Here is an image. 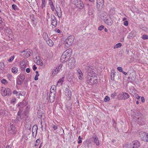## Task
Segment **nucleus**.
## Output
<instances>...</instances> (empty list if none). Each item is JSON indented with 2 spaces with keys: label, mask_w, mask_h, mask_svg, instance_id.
<instances>
[{
  "label": "nucleus",
  "mask_w": 148,
  "mask_h": 148,
  "mask_svg": "<svg viewBox=\"0 0 148 148\" xmlns=\"http://www.w3.org/2000/svg\"><path fill=\"white\" fill-rule=\"evenodd\" d=\"M88 72L87 82L89 85H92L98 82V77L94 70L90 66H88L86 68Z\"/></svg>",
  "instance_id": "1"
},
{
  "label": "nucleus",
  "mask_w": 148,
  "mask_h": 148,
  "mask_svg": "<svg viewBox=\"0 0 148 148\" xmlns=\"http://www.w3.org/2000/svg\"><path fill=\"white\" fill-rule=\"evenodd\" d=\"M135 117L137 119L136 121L140 125H142L145 123V119L142 114L140 112L137 113L136 114Z\"/></svg>",
  "instance_id": "2"
},
{
  "label": "nucleus",
  "mask_w": 148,
  "mask_h": 148,
  "mask_svg": "<svg viewBox=\"0 0 148 148\" xmlns=\"http://www.w3.org/2000/svg\"><path fill=\"white\" fill-rule=\"evenodd\" d=\"M74 39V37L73 35L68 36L64 41L65 47L67 48L71 45L73 42Z\"/></svg>",
  "instance_id": "3"
},
{
  "label": "nucleus",
  "mask_w": 148,
  "mask_h": 148,
  "mask_svg": "<svg viewBox=\"0 0 148 148\" xmlns=\"http://www.w3.org/2000/svg\"><path fill=\"white\" fill-rule=\"evenodd\" d=\"M140 143L138 140H135L133 141L132 143L127 145L128 148H138L140 146Z\"/></svg>",
  "instance_id": "4"
},
{
  "label": "nucleus",
  "mask_w": 148,
  "mask_h": 148,
  "mask_svg": "<svg viewBox=\"0 0 148 148\" xmlns=\"http://www.w3.org/2000/svg\"><path fill=\"white\" fill-rule=\"evenodd\" d=\"M139 136L142 140L148 142V133L144 132H141L139 133Z\"/></svg>",
  "instance_id": "5"
},
{
  "label": "nucleus",
  "mask_w": 148,
  "mask_h": 148,
  "mask_svg": "<svg viewBox=\"0 0 148 148\" xmlns=\"http://www.w3.org/2000/svg\"><path fill=\"white\" fill-rule=\"evenodd\" d=\"M130 97V95L127 93L123 92L119 94V98L121 100H125L128 99Z\"/></svg>",
  "instance_id": "6"
},
{
  "label": "nucleus",
  "mask_w": 148,
  "mask_h": 148,
  "mask_svg": "<svg viewBox=\"0 0 148 148\" xmlns=\"http://www.w3.org/2000/svg\"><path fill=\"white\" fill-rule=\"evenodd\" d=\"M75 61L74 58L71 57L69 60L68 65L69 67L71 69L75 65Z\"/></svg>",
  "instance_id": "7"
},
{
  "label": "nucleus",
  "mask_w": 148,
  "mask_h": 148,
  "mask_svg": "<svg viewBox=\"0 0 148 148\" xmlns=\"http://www.w3.org/2000/svg\"><path fill=\"white\" fill-rule=\"evenodd\" d=\"M65 90L66 91V92L65 93V94L66 96V99L68 100H70L71 98V90L69 89V88H66Z\"/></svg>",
  "instance_id": "8"
},
{
  "label": "nucleus",
  "mask_w": 148,
  "mask_h": 148,
  "mask_svg": "<svg viewBox=\"0 0 148 148\" xmlns=\"http://www.w3.org/2000/svg\"><path fill=\"white\" fill-rule=\"evenodd\" d=\"M25 78V76L24 75H19L17 78L16 84L18 85L22 84Z\"/></svg>",
  "instance_id": "9"
},
{
  "label": "nucleus",
  "mask_w": 148,
  "mask_h": 148,
  "mask_svg": "<svg viewBox=\"0 0 148 148\" xmlns=\"http://www.w3.org/2000/svg\"><path fill=\"white\" fill-rule=\"evenodd\" d=\"M31 52L32 51L28 49H26L20 52L21 53H24L23 56L26 58H29L30 56V55L31 53Z\"/></svg>",
  "instance_id": "10"
},
{
  "label": "nucleus",
  "mask_w": 148,
  "mask_h": 148,
  "mask_svg": "<svg viewBox=\"0 0 148 148\" xmlns=\"http://www.w3.org/2000/svg\"><path fill=\"white\" fill-rule=\"evenodd\" d=\"M23 113V112H21V111H19L18 112L17 115L16 119V120L20 121L22 119L24 118L25 115Z\"/></svg>",
  "instance_id": "11"
},
{
  "label": "nucleus",
  "mask_w": 148,
  "mask_h": 148,
  "mask_svg": "<svg viewBox=\"0 0 148 148\" xmlns=\"http://www.w3.org/2000/svg\"><path fill=\"white\" fill-rule=\"evenodd\" d=\"M76 70L77 71L76 74L77 75V77L79 79L82 80L83 77V74L81 70L78 68H77Z\"/></svg>",
  "instance_id": "12"
},
{
  "label": "nucleus",
  "mask_w": 148,
  "mask_h": 148,
  "mask_svg": "<svg viewBox=\"0 0 148 148\" xmlns=\"http://www.w3.org/2000/svg\"><path fill=\"white\" fill-rule=\"evenodd\" d=\"M38 130V127L36 125H34L32 128L33 136L35 138L36 137L37 135Z\"/></svg>",
  "instance_id": "13"
},
{
  "label": "nucleus",
  "mask_w": 148,
  "mask_h": 148,
  "mask_svg": "<svg viewBox=\"0 0 148 148\" xmlns=\"http://www.w3.org/2000/svg\"><path fill=\"white\" fill-rule=\"evenodd\" d=\"M105 23L108 25L111 26L113 22L110 16H108V17L104 21Z\"/></svg>",
  "instance_id": "14"
},
{
  "label": "nucleus",
  "mask_w": 148,
  "mask_h": 148,
  "mask_svg": "<svg viewBox=\"0 0 148 148\" xmlns=\"http://www.w3.org/2000/svg\"><path fill=\"white\" fill-rule=\"evenodd\" d=\"M97 7L98 8L102 7L104 5V0H97Z\"/></svg>",
  "instance_id": "15"
},
{
  "label": "nucleus",
  "mask_w": 148,
  "mask_h": 148,
  "mask_svg": "<svg viewBox=\"0 0 148 148\" xmlns=\"http://www.w3.org/2000/svg\"><path fill=\"white\" fill-rule=\"evenodd\" d=\"M77 7L83 8L84 6L83 2L81 0H77L76 3L75 4Z\"/></svg>",
  "instance_id": "16"
},
{
  "label": "nucleus",
  "mask_w": 148,
  "mask_h": 148,
  "mask_svg": "<svg viewBox=\"0 0 148 148\" xmlns=\"http://www.w3.org/2000/svg\"><path fill=\"white\" fill-rule=\"evenodd\" d=\"M92 138L93 140V142L96 144L97 146H99V143L98 140V139L96 135L93 136Z\"/></svg>",
  "instance_id": "17"
},
{
  "label": "nucleus",
  "mask_w": 148,
  "mask_h": 148,
  "mask_svg": "<svg viewBox=\"0 0 148 148\" xmlns=\"http://www.w3.org/2000/svg\"><path fill=\"white\" fill-rule=\"evenodd\" d=\"M55 93L53 92H51L49 94V98L50 102H53L55 100Z\"/></svg>",
  "instance_id": "18"
},
{
  "label": "nucleus",
  "mask_w": 148,
  "mask_h": 148,
  "mask_svg": "<svg viewBox=\"0 0 148 148\" xmlns=\"http://www.w3.org/2000/svg\"><path fill=\"white\" fill-rule=\"evenodd\" d=\"M9 132L12 134H14L15 133V127L12 124H10V126L8 127Z\"/></svg>",
  "instance_id": "19"
},
{
  "label": "nucleus",
  "mask_w": 148,
  "mask_h": 148,
  "mask_svg": "<svg viewBox=\"0 0 148 148\" xmlns=\"http://www.w3.org/2000/svg\"><path fill=\"white\" fill-rule=\"evenodd\" d=\"M72 50L70 49H68L63 52V54L69 58L70 55H71Z\"/></svg>",
  "instance_id": "20"
},
{
  "label": "nucleus",
  "mask_w": 148,
  "mask_h": 148,
  "mask_svg": "<svg viewBox=\"0 0 148 148\" xmlns=\"http://www.w3.org/2000/svg\"><path fill=\"white\" fill-rule=\"evenodd\" d=\"M27 62L25 61L21 62L20 63V66L21 69L22 71L25 70L26 67Z\"/></svg>",
  "instance_id": "21"
},
{
  "label": "nucleus",
  "mask_w": 148,
  "mask_h": 148,
  "mask_svg": "<svg viewBox=\"0 0 148 148\" xmlns=\"http://www.w3.org/2000/svg\"><path fill=\"white\" fill-rule=\"evenodd\" d=\"M108 14L106 12H103L101 15V18L104 21L107 18Z\"/></svg>",
  "instance_id": "22"
},
{
  "label": "nucleus",
  "mask_w": 148,
  "mask_h": 148,
  "mask_svg": "<svg viewBox=\"0 0 148 148\" xmlns=\"http://www.w3.org/2000/svg\"><path fill=\"white\" fill-rule=\"evenodd\" d=\"M17 107L19 108V111L23 112V110L25 107V106L23 103L21 102L17 105Z\"/></svg>",
  "instance_id": "23"
},
{
  "label": "nucleus",
  "mask_w": 148,
  "mask_h": 148,
  "mask_svg": "<svg viewBox=\"0 0 148 148\" xmlns=\"http://www.w3.org/2000/svg\"><path fill=\"white\" fill-rule=\"evenodd\" d=\"M69 58V57L62 54L60 58V61L62 62H65L67 61Z\"/></svg>",
  "instance_id": "24"
},
{
  "label": "nucleus",
  "mask_w": 148,
  "mask_h": 148,
  "mask_svg": "<svg viewBox=\"0 0 148 148\" xmlns=\"http://www.w3.org/2000/svg\"><path fill=\"white\" fill-rule=\"evenodd\" d=\"M56 13L57 14L58 17L59 18L62 16V12L60 8H57V9L56 10Z\"/></svg>",
  "instance_id": "25"
},
{
  "label": "nucleus",
  "mask_w": 148,
  "mask_h": 148,
  "mask_svg": "<svg viewBox=\"0 0 148 148\" xmlns=\"http://www.w3.org/2000/svg\"><path fill=\"white\" fill-rule=\"evenodd\" d=\"M64 77H62L57 82V86H60L62 85L64 81Z\"/></svg>",
  "instance_id": "26"
},
{
  "label": "nucleus",
  "mask_w": 148,
  "mask_h": 148,
  "mask_svg": "<svg viewBox=\"0 0 148 148\" xmlns=\"http://www.w3.org/2000/svg\"><path fill=\"white\" fill-rule=\"evenodd\" d=\"M2 94L3 96H5L7 95L6 89L4 88H2L1 90Z\"/></svg>",
  "instance_id": "27"
},
{
  "label": "nucleus",
  "mask_w": 148,
  "mask_h": 148,
  "mask_svg": "<svg viewBox=\"0 0 148 148\" xmlns=\"http://www.w3.org/2000/svg\"><path fill=\"white\" fill-rule=\"evenodd\" d=\"M12 71L13 73L16 74L18 72V68L16 67H13L12 69Z\"/></svg>",
  "instance_id": "28"
},
{
  "label": "nucleus",
  "mask_w": 148,
  "mask_h": 148,
  "mask_svg": "<svg viewBox=\"0 0 148 148\" xmlns=\"http://www.w3.org/2000/svg\"><path fill=\"white\" fill-rule=\"evenodd\" d=\"M47 42L48 45L50 47H52L53 45V43L51 39H48V40Z\"/></svg>",
  "instance_id": "29"
},
{
  "label": "nucleus",
  "mask_w": 148,
  "mask_h": 148,
  "mask_svg": "<svg viewBox=\"0 0 148 148\" xmlns=\"http://www.w3.org/2000/svg\"><path fill=\"white\" fill-rule=\"evenodd\" d=\"M51 24L53 26L55 27H56L57 25V21L56 19H55L54 20L51 21Z\"/></svg>",
  "instance_id": "30"
},
{
  "label": "nucleus",
  "mask_w": 148,
  "mask_h": 148,
  "mask_svg": "<svg viewBox=\"0 0 148 148\" xmlns=\"http://www.w3.org/2000/svg\"><path fill=\"white\" fill-rule=\"evenodd\" d=\"M10 103L11 104H14L16 102V99L15 97H12L10 99Z\"/></svg>",
  "instance_id": "31"
},
{
  "label": "nucleus",
  "mask_w": 148,
  "mask_h": 148,
  "mask_svg": "<svg viewBox=\"0 0 148 148\" xmlns=\"http://www.w3.org/2000/svg\"><path fill=\"white\" fill-rule=\"evenodd\" d=\"M5 33L10 34L12 33L11 29L7 27L5 29Z\"/></svg>",
  "instance_id": "32"
},
{
  "label": "nucleus",
  "mask_w": 148,
  "mask_h": 148,
  "mask_svg": "<svg viewBox=\"0 0 148 148\" xmlns=\"http://www.w3.org/2000/svg\"><path fill=\"white\" fill-rule=\"evenodd\" d=\"M58 70H57V69H55L53 71L52 74V75L53 76H54L55 75H57L58 74Z\"/></svg>",
  "instance_id": "33"
},
{
  "label": "nucleus",
  "mask_w": 148,
  "mask_h": 148,
  "mask_svg": "<svg viewBox=\"0 0 148 148\" xmlns=\"http://www.w3.org/2000/svg\"><path fill=\"white\" fill-rule=\"evenodd\" d=\"M4 65L3 62H0V71H2L4 69Z\"/></svg>",
  "instance_id": "34"
},
{
  "label": "nucleus",
  "mask_w": 148,
  "mask_h": 148,
  "mask_svg": "<svg viewBox=\"0 0 148 148\" xmlns=\"http://www.w3.org/2000/svg\"><path fill=\"white\" fill-rule=\"evenodd\" d=\"M122 45V44L120 43H118L115 45L114 47V49H115L120 47Z\"/></svg>",
  "instance_id": "35"
},
{
  "label": "nucleus",
  "mask_w": 148,
  "mask_h": 148,
  "mask_svg": "<svg viewBox=\"0 0 148 148\" xmlns=\"http://www.w3.org/2000/svg\"><path fill=\"white\" fill-rule=\"evenodd\" d=\"M88 14L89 15H92L93 13V10L92 8H90L88 10Z\"/></svg>",
  "instance_id": "36"
},
{
  "label": "nucleus",
  "mask_w": 148,
  "mask_h": 148,
  "mask_svg": "<svg viewBox=\"0 0 148 148\" xmlns=\"http://www.w3.org/2000/svg\"><path fill=\"white\" fill-rule=\"evenodd\" d=\"M42 4H41V8H43L45 7L46 5V1L45 0H41Z\"/></svg>",
  "instance_id": "37"
},
{
  "label": "nucleus",
  "mask_w": 148,
  "mask_h": 148,
  "mask_svg": "<svg viewBox=\"0 0 148 148\" xmlns=\"http://www.w3.org/2000/svg\"><path fill=\"white\" fill-rule=\"evenodd\" d=\"M36 64L40 66L42 65V61L40 60H38L36 62Z\"/></svg>",
  "instance_id": "38"
},
{
  "label": "nucleus",
  "mask_w": 148,
  "mask_h": 148,
  "mask_svg": "<svg viewBox=\"0 0 148 148\" xmlns=\"http://www.w3.org/2000/svg\"><path fill=\"white\" fill-rule=\"evenodd\" d=\"M62 64H60L58 65V66L56 68L57 69V70H58V71H60V70H62Z\"/></svg>",
  "instance_id": "39"
},
{
  "label": "nucleus",
  "mask_w": 148,
  "mask_h": 148,
  "mask_svg": "<svg viewBox=\"0 0 148 148\" xmlns=\"http://www.w3.org/2000/svg\"><path fill=\"white\" fill-rule=\"evenodd\" d=\"M7 92V95L10 96L11 94V90L9 88L6 89Z\"/></svg>",
  "instance_id": "40"
},
{
  "label": "nucleus",
  "mask_w": 148,
  "mask_h": 148,
  "mask_svg": "<svg viewBox=\"0 0 148 148\" xmlns=\"http://www.w3.org/2000/svg\"><path fill=\"white\" fill-rule=\"evenodd\" d=\"M2 83L4 84H8V82L5 79H3L1 81Z\"/></svg>",
  "instance_id": "41"
},
{
  "label": "nucleus",
  "mask_w": 148,
  "mask_h": 148,
  "mask_svg": "<svg viewBox=\"0 0 148 148\" xmlns=\"http://www.w3.org/2000/svg\"><path fill=\"white\" fill-rule=\"evenodd\" d=\"M7 77L10 81H11L13 79V77L10 74H8L7 75Z\"/></svg>",
  "instance_id": "42"
},
{
  "label": "nucleus",
  "mask_w": 148,
  "mask_h": 148,
  "mask_svg": "<svg viewBox=\"0 0 148 148\" xmlns=\"http://www.w3.org/2000/svg\"><path fill=\"white\" fill-rule=\"evenodd\" d=\"M40 143V141L39 139H37L36 141L35 144L34 145L35 146H38L39 145Z\"/></svg>",
  "instance_id": "43"
},
{
  "label": "nucleus",
  "mask_w": 148,
  "mask_h": 148,
  "mask_svg": "<svg viewBox=\"0 0 148 148\" xmlns=\"http://www.w3.org/2000/svg\"><path fill=\"white\" fill-rule=\"evenodd\" d=\"M12 8L14 10H18V8L17 7V6H16V5H15V4H13L12 5Z\"/></svg>",
  "instance_id": "44"
},
{
  "label": "nucleus",
  "mask_w": 148,
  "mask_h": 148,
  "mask_svg": "<svg viewBox=\"0 0 148 148\" xmlns=\"http://www.w3.org/2000/svg\"><path fill=\"white\" fill-rule=\"evenodd\" d=\"M142 38L143 40L148 39V36L146 34H144L142 36Z\"/></svg>",
  "instance_id": "45"
},
{
  "label": "nucleus",
  "mask_w": 148,
  "mask_h": 148,
  "mask_svg": "<svg viewBox=\"0 0 148 148\" xmlns=\"http://www.w3.org/2000/svg\"><path fill=\"white\" fill-rule=\"evenodd\" d=\"M14 58V56H12L8 60V61L10 62H11L12 61Z\"/></svg>",
  "instance_id": "46"
},
{
  "label": "nucleus",
  "mask_w": 148,
  "mask_h": 148,
  "mask_svg": "<svg viewBox=\"0 0 148 148\" xmlns=\"http://www.w3.org/2000/svg\"><path fill=\"white\" fill-rule=\"evenodd\" d=\"M110 100V98L107 96H106V97H105V98L104 99H103V101L104 102H107V101H109Z\"/></svg>",
  "instance_id": "47"
},
{
  "label": "nucleus",
  "mask_w": 148,
  "mask_h": 148,
  "mask_svg": "<svg viewBox=\"0 0 148 148\" xmlns=\"http://www.w3.org/2000/svg\"><path fill=\"white\" fill-rule=\"evenodd\" d=\"M51 21H52L53 20H54L55 19H56V18L55 16L51 14Z\"/></svg>",
  "instance_id": "48"
},
{
  "label": "nucleus",
  "mask_w": 148,
  "mask_h": 148,
  "mask_svg": "<svg viewBox=\"0 0 148 148\" xmlns=\"http://www.w3.org/2000/svg\"><path fill=\"white\" fill-rule=\"evenodd\" d=\"M117 70L119 72H123V70L122 68L121 67H118L117 68Z\"/></svg>",
  "instance_id": "49"
},
{
  "label": "nucleus",
  "mask_w": 148,
  "mask_h": 148,
  "mask_svg": "<svg viewBox=\"0 0 148 148\" xmlns=\"http://www.w3.org/2000/svg\"><path fill=\"white\" fill-rule=\"evenodd\" d=\"M114 73L113 72H112L111 74V79L112 80V79L113 78V79H114Z\"/></svg>",
  "instance_id": "50"
},
{
  "label": "nucleus",
  "mask_w": 148,
  "mask_h": 148,
  "mask_svg": "<svg viewBox=\"0 0 148 148\" xmlns=\"http://www.w3.org/2000/svg\"><path fill=\"white\" fill-rule=\"evenodd\" d=\"M104 28V27L103 25H101L99 26L98 27V30L99 31H101L102 29H103Z\"/></svg>",
  "instance_id": "51"
},
{
  "label": "nucleus",
  "mask_w": 148,
  "mask_h": 148,
  "mask_svg": "<svg viewBox=\"0 0 148 148\" xmlns=\"http://www.w3.org/2000/svg\"><path fill=\"white\" fill-rule=\"evenodd\" d=\"M51 90H54V91L56 90V87L55 85H52L51 87Z\"/></svg>",
  "instance_id": "52"
},
{
  "label": "nucleus",
  "mask_w": 148,
  "mask_h": 148,
  "mask_svg": "<svg viewBox=\"0 0 148 148\" xmlns=\"http://www.w3.org/2000/svg\"><path fill=\"white\" fill-rule=\"evenodd\" d=\"M52 10L53 11H55V8L53 4L50 5Z\"/></svg>",
  "instance_id": "53"
},
{
  "label": "nucleus",
  "mask_w": 148,
  "mask_h": 148,
  "mask_svg": "<svg viewBox=\"0 0 148 148\" xmlns=\"http://www.w3.org/2000/svg\"><path fill=\"white\" fill-rule=\"evenodd\" d=\"M5 112L3 110H1L0 111V114L1 115H3L5 114Z\"/></svg>",
  "instance_id": "54"
},
{
  "label": "nucleus",
  "mask_w": 148,
  "mask_h": 148,
  "mask_svg": "<svg viewBox=\"0 0 148 148\" xmlns=\"http://www.w3.org/2000/svg\"><path fill=\"white\" fill-rule=\"evenodd\" d=\"M123 25L126 26L128 25V22L127 21H125L123 23Z\"/></svg>",
  "instance_id": "55"
},
{
  "label": "nucleus",
  "mask_w": 148,
  "mask_h": 148,
  "mask_svg": "<svg viewBox=\"0 0 148 148\" xmlns=\"http://www.w3.org/2000/svg\"><path fill=\"white\" fill-rule=\"evenodd\" d=\"M116 95V93H113L111 94V97L112 98H114L115 97Z\"/></svg>",
  "instance_id": "56"
},
{
  "label": "nucleus",
  "mask_w": 148,
  "mask_h": 148,
  "mask_svg": "<svg viewBox=\"0 0 148 148\" xmlns=\"http://www.w3.org/2000/svg\"><path fill=\"white\" fill-rule=\"evenodd\" d=\"M13 94L17 95L18 94V92L16 90H14L13 92Z\"/></svg>",
  "instance_id": "57"
},
{
  "label": "nucleus",
  "mask_w": 148,
  "mask_h": 148,
  "mask_svg": "<svg viewBox=\"0 0 148 148\" xmlns=\"http://www.w3.org/2000/svg\"><path fill=\"white\" fill-rule=\"evenodd\" d=\"M58 126L57 125H54L53 126V128L54 130H56V129H57L58 128Z\"/></svg>",
  "instance_id": "58"
},
{
  "label": "nucleus",
  "mask_w": 148,
  "mask_h": 148,
  "mask_svg": "<svg viewBox=\"0 0 148 148\" xmlns=\"http://www.w3.org/2000/svg\"><path fill=\"white\" fill-rule=\"evenodd\" d=\"M71 1L72 3L74 4H76V2H77V0H71Z\"/></svg>",
  "instance_id": "59"
},
{
  "label": "nucleus",
  "mask_w": 148,
  "mask_h": 148,
  "mask_svg": "<svg viewBox=\"0 0 148 148\" xmlns=\"http://www.w3.org/2000/svg\"><path fill=\"white\" fill-rule=\"evenodd\" d=\"M141 100L143 103L145 101V99L143 97H141Z\"/></svg>",
  "instance_id": "60"
},
{
  "label": "nucleus",
  "mask_w": 148,
  "mask_h": 148,
  "mask_svg": "<svg viewBox=\"0 0 148 148\" xmlns=\"http://www.w3.org/2000/svg\"><path fill=\"white\" fill-rule=\"evenodd\" d=\"M30 69L29 68H27L26 69V71L27 73H29L30 72Z\"/></svg>",
  "instance_id": "61"
},
{
  "label": "nucleus",
  "mask_w": 148,
  "mask_h": 148,
  "mask_svg": "<svg viewBox=\"0 0 148 148\" xmlns=\"http://www.w3.org/2000/svg\"><path fill=\"white\" fill-rule=\"evenodd\" d=\"M37 68L36 66L34 64L33 65V69L34 71H35L36 70V69H37Z\"/></svg>",
  "instance_id": "62"
},
{
  "label": "nucleus",
  "mask_w": 148,
  "mask_h": 148,
  "mask_svg": "<svg viewBox=\"0 0 148 148\" xmlns=\"http://www.w3.org/2000/svg\"><path fill=\"white\" fill-rule=\"evenodd\" d=\"M56 32L58 33H60V31L59 29H57L56 31H55Z\"/></svg>",
  "instance_id": "63"
},
{
  "label": "nucleus",
  "mask_w": 148,
  "mask_h": 148,
  "mask_svg": "<svg viewBox=\"0 0 148 148\" xmlns=\"http://www.w3.org/2000/svg\"><path fill=\"white\" fill-rule=\"evenodd\" d=\"M136 98L138 100L140 99V96H138L137 95H136Z\"/></svg>",
  "instance_id": "64"
}]
</instances>
